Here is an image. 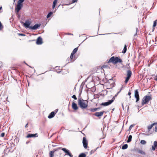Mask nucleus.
Masks as SVG:
<instances>
[{"instance_id": "nucleus-32", "label": "nucleus", "mask_w": 157, "mask_h": 157, "mask_svg": "<svg viewBox=\"0 0 157 157\" xmlns=\"http://www.w3.org/2000/svg\"><path fill=\"white\" fill-rule=\"evenodd\" d=\"M140 149L138 148H136L134 150V151L137 153H139V151Z\"/></svg>"}, {"instance_id": "nucleus-17", "label": "nucleus", "mask_w": 157, "mask_h": 157, "mask_svg": "<svg viewBox=\"0 0 157 157\" xmlns=\"http://www.w3.org/2000/svg\"><path fill=\"white\" fill-rule=\"evenodd\" d=\"M132 71L130 70H128L127 71V77L130 78L132 75Z\"/></svg>"}, {"instance_id": "nucleus-43", "label": "nucleus", "mask_w": 157, "mask_h": 157, "mask_svg": "<svg viewBox=\"0 0 157 157\" xmlns=\"http://www.w3.org/2000/svg\"><path fill=\"white\" fill-rule=\"evenodd\" d=\"M121 92V90H120V91H119V92H118L117 94H115V95L114 96V97H117V95H118V94L120 93V92Z\"/></svg>"}, {"instance_id": "nucleus-16", "label": "nucleus", "mask_w": 157, "mask_h": 157, "mask_svg": "<svg viewBox=\"0 0 157 157\" xmlns=\"http://www.w3.org/2000/svg\"><path fill=\"white\" fill-rule=\"evenodd\" d=\"M56 114V113L54 111H52L49 115L48 116V118L51 119Z\"/></svg>"}, {"instance_id": "nucleus-12", "label": "nucleus", "mask_w": 157, "mask_h": 157, "mask_svg": "<svg viewBox=\"0 0 157 157\" xmlns=\"http://www.w3.org/2000/svg\"><path fill=\"white\" fill-rule=\"evenodd\" d=\"M105 112L104 111H103L102 112H96L94 114V115L97 117H99L101 116H102L103 114Z\"/></svg>"}, {"instance_id": "nucleus-7", "label": "nucleus", "mask_w": 157, "mask_h": 157, "mask_svg": "<svg viewBox=\"0 0 157 157\" xmlns=\"http://www.w3.org/2000/svg\"><path fill=\"white\" fill-rule=\"evenodd\" d=\"M31 24V22L29 20H27L25 21V23H24V26L26 28H31V26H30V25Z\"/></svg>"}, {"instance_id": "nucleus-36", "label": "nucleus", "mask_w": 157, "mask_h": 157, "mask_svg": "<svg viewBox=\"0 0 157 157\" xmlns=\"http://www.w3.org/2000/svg\"><path fill=\"white\" fill-rule=\"evenodd\" d=\"M74 54H73L72 53H71V55L70 56V58L71 59H73V55Z\"/></svg>"}, {"instance_id": "nucleus-24", "label": "nucleus", "mask_w": 157, "mask_h": 157, "mask_svg": "<svg viewBox=\"0 0 157 157\" xmlns=\"http://www.w3.org/2000/svg\"><path fill=\"white\" fill-rule=\"evenodd\" d=\"M139 153L142 154V155H145L146 154L145 152L143 151L142 150L140 149L139 151Z\"/></svg>"}, {"instance_id": "nucleus-3", "label": "nucleus", "mask_w": 157, "mask_h": 157, "mask_svg": "<svg viewBox=\"0 0 157 157\" xmlns=\"http://www.w3.org/2000/svg\"><path fill=\"white\" fill-rule=\"evenodd\" d=\"M151 99L152 98L151 96H145L142 100L141 104L143 105L145 104H147Z\"/></svg>"}, {"instance_id": "nucleus-53", "label": "nucleus", "mask_w": 157, "mask_h": 157, "mask_svg": "<svg viewBox=\"0 0 157 157\" xmlns=\"http://www.w3.org/2000/svg\"><path fill=\"white\" fill-rule=\"evenodd\" d=\"M67 34L68 35H73V34H71V33H67Z\"/></svg>"}, {"instance_id": "nucleus-18", "label": "nucleus", "mask_w": 157, "mask_h": 157, "mask_svg": "<svg viewBox=\"0 0 157 157\" xmlns=\"http://www.w3.org/2000/svg\"><path fill=\"white\" fill-rule=\"evenodd\" d=\"M127 45L125 44L124 46V47L122 51V53L124 54L127 51Z\"/></svg>"}, {"instance_id": "nucleus-31", "label": "nucleus", "mask_w": 157, "mask_h": 157, "mask_svg": "<svg viewBox=\"0 0 157 157\" xmlns=\"http://www.w3.org/2000/svg\"><path fill=\"white\" fill-rule=\"evenodd\" d=\"M102 67L103 68H110L109 66L108 65H103V66H102Z\"/></svg>"}, {"instance_id": "nucleus-51", "label": "nucleus", "mask_w": 157, "mask_h": 157, "mask_svg": "<svg viewBox=\"0 0 157 157\" xmlns=\"http://www.w3.org/2000/svg\"><path fill=\"white\" fill-rule=\"evenodd\" d=\"M58 111V109H56L55 110V111L54 112L56 113Z\"/></svg>"}, {"instance_id": "nucleus-60", "label": "nucleus", "mask_w": 157, "mask_h": 157, "mask_svg": "<svg viewBox=\"0 0 157 157\" xmlns=\"http://www.w3.org/2000/svg\"><path fill=\"white\" fill-rule=\"evenodd\" d=\"M1 23V21H0V24Z\"/></svg>"}, {"instance_id": "nucleus-59", "label": "nucleus", "mask_w": 157, "mask_h": 157, "mask_svg": "<svg viewBox=\"0 0 157 157\" xmlns=\"http://www.w3.org/2000/svg\"><path fill=\"white\" fill-rule=\"evenodd\" d=\"M109 33H107V34H109Z\"/></svg>"}, {"instance_id": "nucleus-49", "label": "nucleus", "mask_w": 157, "mask_h": 157, "mask_svg": "<svg viewBox=\"0 0 157 157\" xmlns=\"http://www.w3.org/2000/svg\"><path fill=\"white\" fill-rule=\"evenodd\" d=\"M16 10V14H18L19 11L17 12V10Z\"/></svg>"}, {"instance_id": "nucleus-40", "label": "nucleus", "mask_w": 157, "mask_h": 157, "mask_svg": "<svg viewBox=\"0 0 157 157\" xmlns=\"http://www.w3.org/2000/svg\"><path fill=\"white\" fill-rule=\"evenodd\" d=\"M58 0H54L53 2V4L56 5Z\"/></svg>"}, {"instance_id": "nucleus-42", "label": "nucleus", "mask_w": 157, "mask_h": 157, "mask_svg": "<svg viewBox=\"0 0 157 157\" xmlns=\"http://www.w3.org/2000/svg\"><path fill=\"white\" fill-rule=\"evenodd\" d=\"M131 94V92H130V90L129 92H128V95L130 96V97H129V98H131V96H130V95Z\"/></svg>"}, {"instance_id": "nucleus-52", "label": "nucleus", "mask_w": 157, "mask_h": 157, "mask_svg": "<svg viewBox=\"0 0 157 157\" xmlns=\"http://www.w3.org/2000/svg\"><path fill=\"white\" fill-rule=\"evenodd\" d=\"M13 18H11L10 19V21L11 22V20H12L13 21Z\"/></svg>"}, {"instance_id": "nucleus-6", "label": "nucleus", "mask_w": 157, "mask_h": 157, "mask_svg": "<svg viewBox=\"0 0 157 157\" xmlns=\"http://www.w3.org/2000/svg\"><path fill=\"white\" fill-rule=\"evenodd\" d=\"M61 149L66 153V155H67L70 157H73L70 151L68 150L65 148H61Z\"/></svg>"}, {"instance_id": "nucleus-2", "label": "nucleus", "mask_w": 157, "mask_h": 157, "mask_svg": "<svg viewBox=\"0 0 157 157\" xmlns=\"http://www.w3.org/2000/svg\"><path fill=\"white\" fill-rule=\"evenodd\" d=\"M122 62V60L118 57L115 58L114 56H113L108 61V63L112 62L113 64H115L117 63H121Z\"/></svg>"}, {"instance_id": "nucleus-15", "label": "nucleus", "mask_w": 157, "mask_h": 157, "mask_svg": "<svg viewBox=\"0 0 157 157\" xmlns=\"http://www.w3.org/2000/svg\"><path fill=\"white\" fill-rule=\"evenodd\" d=\"M37 133L36 134H29L27 135L26 136V138H29L33 137H36L37 136Z\"/></svg>"}, {"instance_id": "nucleus-8", "label": "nucleus", "mask_w": 157, "mask_h": 157, "mask_svg": "<svg viewBox=\"0 0 157 157\" xmlns=\"http://www.w3.org/2000/svg\"><path fill=\"white\" fill-rule=\"evenodd\" d=\"M135 97L136 98V102H138L139 99V92L138 90H135Z\"/></svg>"}, {"instance_id": "nucleus-35", "label": "nucleus", "mask_w": 157, "mask_h": 157, "mask_svg": "<svg viewBox=\"0 0 157 157\" xmlns=\"http://www.w3.org/2000/svg\"><path fill=\"white\" fill-rule=\"evenodd\" d=\"M3 28V26L2 23L0 24V30H2Z\"/></svg>"}, {"instance_id": "nucleus-10", "label": "nucleus", "mask_w": 157, "mask_h": 157, "mask_svg": "<svg viewBox=\"0 0 157 157\" xmlns=\"http://www.w3.org/2000/svg\"><path fill=\"white\" fill-rule=\"evenodd\" d=\"M82 143L84 147L86 148L87 147V142L86 138L84 137L83 138Z\"/></svg>"}, {"instance_id": "nucleus-4", "label": "nucleus", "mask_w": 157, "mask_h": 157, "mask_svg": "<svg viewBox=\"0 0 157 157\" xmlns=\"http://www.w3.org/2000/svg\"><path fill=\"white\" fill-rule=\"evenodd\" d=\"M115 99L114 97H113L111 100H109L107 102L102 103L101 105L104 106L108 105L111 104L114 101Z\"/></svg>"}, {"instance_id": "nucleus-62", "label": "nucleus", "mask_w": 157, "mask_h": 157, "mask_svg": "<svg viewBox=\"0 0 157 157\" xmlns=\"http://www.w3.org/2000/svg\"><path fill=\"white\" fill-rule=\"evenodd\" d=\"M15 0H14V1H15Z\"/></svg>"}, {"instance_id": "nucleus-20", "label": "nucleus", "mask_w": 157, "mask_h": 157, "mask_svg": "<svg viewBox=\"0 0 157 157\" xmlns=\"http://www.w3.org/2000/svg\"><path fill=\"white\" fill-rule=\"evenodd\" d=\"M132 137V136L131 135H129V136L128 137V140L127 141V143H129L131 141Z\"/></svg>"}, {"instance_id": "nucleus-11", "label": "nucleus", "mask_w": 157, "mask_h": 157, "mask_svg": "<svg viewBox=\"0 0 157 157\" xmlns=\"http://www.w3.org/2000/svg\"><path fill=\"white\" fill-rule=\"evenodd\" d=\"M75 101H73L72 104V107L73 109L75 110H77V109H78V107L77 106V104L75 103Z\"/></svg>"}, {"instance_id": "nucleus-44", "label": "nucleus", "mask_w": 157, "mask_h": 157, "mask_svg": "<svg viewBox=\"0 0 157 157\" xmlns=\"http://www.w3.org/2000/svg\"><path fill=\"white\" fill-rule=\"evenodd\" d=\"M155 132H157V125H156L155 127Z\"/></svg>"}, {"instance_id": "nucleus-14", "label": "nucleus", "mask_w": 157, "mask_h": 157, "mask_svg": "<svg viewBox=\"0 0 157 157\" xmlns=\"http://www.w3.org/2000/svg\"><path fill=\"white\" fill-rule=\"evenodd\" d=\"M22 7V4L18 3L17 6V7L15 9V10H17V11L18 12L20 10Z\"/></svg>"}, {"instance_id": "nucleus-55", "label": "nucleus", "mask_w": 157, "mask_h": 157, "mask_svg": "<svg viewBox=\"0 0 157 157\" xmlns=\"http://www.w3.org/2000/svg\"><path fill=\"white\" fill-rule=\"evenodd\" d=\"M155 80L156 81H157V78H155Z\"/></svg>"}, {"instance_id": "nucleus-56", "label": "nucleus", "mask_w": 157, "mask_h": 157, "mask_svg": "<svg viewBox=\"0 0 157 157\" xmlns=\"http://www.w3.org/2000/svg\"><path fill=\"white\" fill-rule=\"evenodd\" d=\"M18 15V16H17V17L18 18H19L20 17V16L18 14H17Z\"/></svg>"}, {"instance_id": "nucleus-28", "label": "nucleus", "mask_w": 157, "mask_h": 157, "mask_svg": "<svg viewBox=\"0 0 157 157\" xmlns=\"http://www.w3.org/2000/svg\"><path fill=\"white\" fill-rule=\"evenodd\" d=\"M77 2V0H72L71 3H70L68 4H67L66 5H69L71 3H74L75 2Z\"/></svg>"}, {"instance_id": "nucleus-47", "label": "nucleus", "mask_w": 157, "mask_h": 157, "mask_svg": "<svg viewBox=\"0 0 157 157\" xmlns=\"http://www.w3.org/2000/svg\"><path fill=\"white\" fill-rule=\"evenodd\" d=\"M56 5L53 4L52 5V8L54 9L56 6Z\"/></svg>"}, {"instance_id": "nucleus-23", "label": "nucleus", "mask_w": 157, "mask_h": 157, "mask_svg": "<svg viewBox=\"0 0 157 157\" xmlns=\"http://www.w3.org/2000/svg\"><path fill=\"white\" fill-rule=\"evenodd\" d=\"M78 47L75 48V49H74V50H73V51L71 53H72L73 54H74L76 52L78 51Z\"/></svg>"}, {"instance_id": "nucleus-45", "label": "nucleus", "mask_w": 157, "mask_h": 157, "mask_svg": "<svg viewBox=\"0 0 157 157\" xmlns=\"http://www.w3.org/2000/svg\"><path fill=\"white\" fill-rule=\"evenodd\" d=\"M136 33L134 34V36H135L137 34V30H138V28H136Z\"/></svg>"}, {"instance_id": "nucleus-54", "label": "nucleus", "mask_w": 157, "mask_h": 157, "mask_svg": "<svg viewBox=\"0 0 157 157\" xmlns=\"http://www.w3.org/2000/svg\"><path fill=\"white\" fill-rule=\"evenodd\" d=\"M122 108H123V109H124L123 103L122 104Z\"/></svg>"}, {"instance_id": "nucleus-61", "label": "nucleus", "mask_w": 157, "mask_h": 157, "mask_svg": "<svg viewBox=\"0 0 157 157\" xmlns=\"http://www.w3.org/2000/svg\"><path fill=\"white\" fill-rule=\"evenodd\" d=\"M26 65H28V64H27V63H26Z\"/></svg>"}, {"instance_id": "nucleus-22", "label": "nucleus", "mask_w": 157, "mask_h": 157, "mask_svg": "<svg viewBox=\"0 0 157 157\" xmlns=\"http://www.w3.org/2000/svg\"><path fill=\"white\" fill-rule=\"evenodd\" d=\"M86 155L83 153H81L78 156V157H86Z\"/></svg>"}, {"instance_id": "nucleus-25", "label": "nucleus", "mask_w": 157, "mask_h": 157, "mask_svg": "<svg viewBox=\"0 0 157 157\" xmlns=\"http://www.w3.org/2000/svg\"><path fill=\"white\" fill-rule=\"evenodd\" d=\"M54 151H50V153H49L50 157H53V156L54 155Z\"/></svg>"}, {"instance_id": "nucleus-38", "label": "nucleus", "mask_w": 157, "mask_h": 157, "mask_svg": "<svg viewBox=\"0 0 157 157\" xmlns=\"http://www.w3.org/2000/svg\"><path fill=\"white\" fill-rule=\"evenodd\" d=\"M5 135V133L4 132H2L1 134V136L2 137H3Z\"/></svg>"}, {"instance_id": "nucleus-34", "label": "nucleus", "mask_w": 157, "mask_h": 157, "mask_svg": "<svg viewBox=\"0 0 157 157\" xmlns=\"http://www.w3.org/2000/svg\"><path fill=\"white\" fill-rule=\"evenodd\" d=\"M71 97L74 99L75 100H76L77 99V98L75 95H73Z\"/></svg>"}, {"instance_id": "nucleus-48", "label": "nucleus", "mask_w": 157, "mask_h": 157, "mask_svg": "<svg viewBox=\"0 0 157 157\" xmlns=\"http://www.w3.org/2000/svg\"><path fill=\"white\" fill-rule=\"evenodd\" d=\"M19 35H21V36H25V34H20V33H19Z\"/></svg>"}, {"instance_id": "nucleus-50", "label": "nucleus", "mask_w": 157, "mask_h": 157, "mask_svg": "<svg viewBox=\"0 0 157 157\" xmlns=\"http://www.w3.org/2000/svg\"><path fill=\"white\" fill-rule=\"evenodd\" d=\"M28 123H27L25 126V127L26 128L28 127Z\"/></svg>"}, {"instance_id": "nucleus-39", "label": "nucleus", "mask_w": 157, "mask_h": 157, "mask_svg": "<svg viewBox=\"0 0 157 157\" xmlns=\"http://www.w3.org/2000/svg\"><path fill=\"white\" fill-rule=\"evenodd\" d=\"M154 145L155 146H157V141H155L154 142Z\"/></svg>"}, {"instance_id": "nucleus-33", "label": "nucleus", "mask_w": 157, "mask_h": 157, "mask_svg": "<svg viewBox=\"0 0 157 157\" xmlns=\"http://www.w3.org/2000/svg\"><path fill=\"white\" fill-rule=\"evenodd\" d=\"M25 0H19L18 2V3L22 4L24 2Z\"/></svg>"}, {"instance_id": "nucleus-1", "label": "nucleus", "mask_w": 157, "mask_h": 157, "mask_svg": "<svg viewBox=\"0 0 157 157\" xmlns=\"http://www.w3.org/2000/svg\"><path fill=\"white\" fill-rule=\"evenodd\" d=\"M78 105L82 109H86L88 106V101L81 98L78 100Z\"/></svg>"}, {"instance_id": "nucleus-26", "label": "nucleus", "mask_w": 157, "mask_h": 157, "mask_svg": "<svg viewBox=\"0 0 157 157\" xmlns=\"http://www.w3.org/2000/svg\"><path fill=\"white\" fill-rule=\"evenodd\" d=\"M53 13L52 12H49L47 15V18H48Z\"/></svg>"}, {"instance_id": "nucleus-46", "label": "nucleus", "mask_w": 157, "mask_h": 157, "mask_svg": "<svg viewBox=\"0 0 157 157\" xmlns=\"http://www.w3.org/2000/svg\"><path fill=\"white\" fill-rule=\"evenodd\" d=\"M94 152V151L93 150H91L90 151V154H92Z\"/></svg>"}, {"instance_id": "nucleus-29", "label": "nucleus", "mask_w": 157, "mask_h": 157, "mask_svg": "<svg viewBox=\"0 0 157 157\" xmlns=\"http://www.w3.org/2000/svg\"><path fill=\"white\" fill-rule=\"evenodd\" d=\"M140 143L142 144H145L146 143V142L144 140H141L140 141Z\"/></svg>"}, {"instance_id": "nucleus-58", "label": "nucleus", "mask_w": 157, "mask_h": 157, "mask_svg": "<svg viewBox=\"0 0 157 157\" xmlns=\"http://www.w3.org/2000/svg\"><path fill=\"white\" fill-rule=\"evenodd\" d=\"M122 90V87L121 88L120 90H121V91Z\"/></svg>"}, {"instance_id": "nucleus-30", "label": "nucleus", "mask_w": 157, "mask_h": 157, "mask_svg": "<svg viewBox=\"0 0 157 157\" xmlns=\"http://www.w3.org/2000/svg\"><path fill=\"white\" fill-rule=\"evenodd\" d=\"M130 78L128 77H127L126 78L125 80V83H127V82H128V81L129 80Z\"/></svg>"}, {"instance_id": "nucleus-21", "label": "nucleus", "mask_w": 157, "mask_h": 157, "mask_svg": "<svg viewBox=\"0 0 157 157\" xmlns=\"http://www.w3.org/2000/svg\"><path fill=\"white\" fill-rule=\"evenodd\" d=\"M128 145L127 144H126L123 145L121 147V148L122 149H125L128 148Z\"/></svg>"}, {"instance_id": "nucleus-41", "label": "nucleus", "mask_w": 157, "mask_h": 157, "mask_svg": "<svg viewBox=\"0 0 157 157\" xmlns=\"http://www.w3.org/2000/svg\"><path fill=\"white\" fill-rule=\"evenodd\" d=\"M134 125L133 124H131L129 127V129L130 130L132 127H133L134 126Z\"/></svg>"}, {"instance_id": "nucleus-9", "label": "nucleus", "mask_w": 157, "mask_h": 157, "mask_svg": "<svg viewBox=\"0 0 157 157\" xmlns=\"http://www.w3.org/2000/svg\"><path fill=\"white\" fill-rule=\"evenodd\" d=\"M43 43L42 39V38L40 36L36 40V44L37 45H40Z\"/></svg>"}, {"instance_id": "nucleus-13", "label": "nucleus", "mask_w": 157, "mask_h": 157, "mask_svg": "<svg viewBox=\"0 0 157 157\" xmlns=\"http://www.w3.org/2000/svg\"><path fill=\"white\" fill-rule=\"evenodd\" d=\"M40 24H36L33 26H31L30 29L32 30H36L40 27Z\"/></svg>"}, {"instance_id": "nucleus-19", "label": "nucleus", "mask_w": 157, "mask_h": 157, "mask_svg": "<svg viewBox=\"0 0 157 157\" xmlns=\"http://www.w3.org/2000/svg\"><path fill=\"white\" fill-rule=\"evenodd\" d=\"M99 109V108H91L89 109V110H90L91 112H94L97 111L98 109Z\"/></svg>"}, {"instance_id": "nucleus-37", "label": "nucleus", "mask_w": 157, "mask_h": 157, "mask_svg": "<svg viewBox=\"0 0 157 157\" xmlns=\"http://www.w3.org/2000/svg\"><path fill=\"white\" fill-rule=\"evenodd\" d=\"M156 147L155 146V145H154L152 146V149L153 151H155V147Z\"/></svg>"}, {"instance_id": "nucleus-27", "label": "nucleus", "mask_w": 157, "mask_h": 157, "mask_svg": "<svg viewBox=\"0 0 157 157\" xmlns=\"http://www.w3.org/2000/svg\"><path fill=\"white\" fill-rule=\"evenodd\" d=\"M157 20H155V21H154L153 25V27H155L156 26V24H157Z\"/></svg>"}, {"instance_id": "nucleus-57", "label": "nucleus", "mask_w": 157, "mask_h": 157, "mask_svg": "<svg viewBox=\"0 0 157 157\" xmlns=\"http://www.w3.org/2000/svg\"><path fill=\"white\" fill-rule=\"evenodd\" d=\"M2 9V7L0 6V10H1Z\"/></svg>"}, {"instance_id": "nucleus-5", "label": "nucleus", "mask_w": 157, "mask_h": 157, "mask_svg": "<svg viewBox=\"0 0 157 157\" xmlns=\"http://www.w3.org/2000/svg\"><path fill=\"white\" fill-rule=\"evenodd\" d=\"M156 123H154L153 124H151V125L149 126H148L147 127V129H148V132L146 134L145 133H143V134L147 136H148L150 135V134L151 133V132H150V130L151 129L152 127L154 125H155L156 124Z\"/></svg>"}]
</instances>
